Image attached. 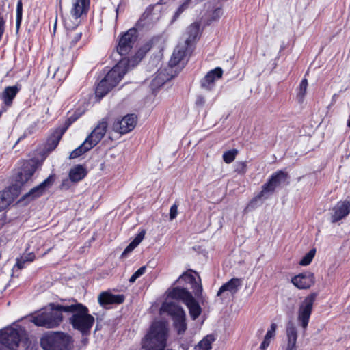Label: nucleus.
Returning a JSON list of instances; mask_svg holds the SVG:
<instances>
[{"instance_id":"1","label":"nucleus","mask_w":350,"mask_h":350,"mask_svg":"<svg viewBox=\"0 0 350 350\" xmlns=\"http://www.w3.org/2000/svg\"><path fill=\"white\" fill-rule=\"evenodd\" d=\"M64 312L72 314L69 319L73 328L83 334H89L94 323V318L89 314L88 308L82 304L75 302L64 308Z\"/></svg>"},{"instance_id":"2","label":"nucleus","mask_w":350,"mask_h":350,"mask_svg":"<svg viewBox=\"0 0 350 350\" xmlns=\"http://www.w3.org/2000/svg\"><path fill=\"white\" fill-rule=\"evenodd\" d=\"M67 305L50 303L40 312L32 317L31 320L36 325L47 329L57 327L63 321L62 312Z\"/></svg>"},{"instance_id":"3","label":"nucleus","mask_w":350,"mask_h":350,"mask_svg":"<svg viewBox=\"0 0 350 350\" xmlns=\"http://www.w3.org/2000/svg\"><path fill=\"white\" fill-rule=\"evenodd\" d=\"M167 324L163 321L154 322L142 341L146 350H163L166 345Z\"/></svg>"},{"instance_id":"4","label":"nucleus","mask_w":350,"mask_h":350,"mask_svg":"<svg viewBox=\"0 0 350 350\" xmlns=\"http://www.w3.org/2000/svg\"><path fill=\"white\" fill-rule=\"evenodd\" d=\"M40 345L44 350H72V337L62 332L46 334L42 337Z\"/></svg>"},{"instance_id":"5","label":"nucleus","mask_w":350,"mask_h":350,"mask_svg":"<svg viewBox=\"0 0 350 350\" xmlns=\"http://www.w3.org/2000/svg\"><path fill=\"white\" fill-rule=\"evenodd\" d=\"M167 313L173 319V323L178 334H184L187 329L185 312L182 307L173 302H164L160 308V314Z\"/></svg>"},{"instance_id":"6","label":"nucleus","mask_w":350,"mask_h":350,"mask_svg":"<svg viewBox=\"0 0 350 350\" xmlns=\"http://www.w3.org/2000/svg\"><path fill=\"white\" fill-rule=\"evenodd\" d=\"M23 330L7 327L0 332V350H14L18 346Z\"/></svg>"},{"instance_id":"7","label":"nucleus","mask_w":350,"mask_h":350,"mask_svg":"<svg viewBox=\"0 0 350 350\" xmlns=\"http://www.w3.org/2000/svg\"><path fill=\"white\" fill-rule=\"evenodd\" d=\"M135 60L122 58L114 66L106 75L105 79L113 88L121 81L124 75L129 70L130 63Z\"/></svg>"},{"instance_id":"8","label":"nucleus","mask_w":350,"mask_h":350,"mask_svg":"<svg viewBox=\"0 0 350 350\" xmlns=\"http://www.w3.org/2000/svg\"><path fill=\"white\" fill-rule=\"evenodd\" d=\"M315 298V294L307 296L299 307L297 320L304 329H306L308 325Z\"/></svg>"},{"instance_id":"9","label":"nucleus","mask_w":350,"mask_h":350,"mask_svg":"<svg viewBox=\"0 0 350 350\" xmlns=\"http://www.w3.org/2000/svg\"><path fill=\"white\" fill-rule=\"evenodd\" d=\"M286 178V174L282 171H278L273 174L267 183L263 185L262 191L254 198V200L264 198L267 199L272 194L275 188L280 185L282 181L284 180Z\"/></svg>"},{"instance_id":"10","label":"nucleus","mask_w":350,"mask_h":350,"mask_svg":"<svg viewBox=\"0 0 350 350\" xmlns=\"http://www.w3.org/2000/svg\"><path fill=\"white\" fill-rule=\"evenodd\" d=\"M137 33L135 28H131L121 36L117 46V51L121 56L126 55L131 51L137 40Z\"/></svg>"},{"instance_id":"11","label":"nucleus","mask_w":350,"mask_h":350,"mask_svg":"<svg viewBox=\"0 0 350 350\" xmlns=\"http://www.w3.org/2000/svg\"><path fill=\"white\" fill-rule=\"evenodd\" d=\"M137 123V117L134 114L125 116L121 120H116L112 125V129L116 133L125 134L131 131Z\"/></svg>"},{"instance_id":"12","label":"nucleus","mask_w":350,"mask_h":350,"mask_svg":"<svg viewBox=\"0 0 350 350\" xmlns=\"http://www.w3.org/2000/svg\"><path fill=\"white\" fill-rule=\"evenodd\" d=\"M37 169L36 163L33 161H29L23 165L21 170L17 173L15 181L17 185H23L31 180V177Z\"/></svg>"},{"instance_id":"13","label":"nucleus","mask_w":350,"mask_h":350,"mask_svg":"<svg viewBox=\"0 0 350 350\" xmlns=\"http://www.w3.org/2000/svg\"><path fill=\"white\" fill-rule=\"evenodd\" d=\"M108 123L106 119L103 118L98 122L97 125L86 137L87 142L93 147L97 145L106 134Z\"/></svg>"},{"instance_id":"14","label":"nucleus","mask_w":350,"mask_h":350,"mask_svg":"<svg viewBox=\"0 0 350 350\" xmlns=\"http://www.w3.org/2000/svg\"><path fill=\"white\" fill-rule=\"evenodd\" d=\"M314 274L310 272L299 273L291 279V282L299 289H308L314 284Z\"/></svg>"},{"instance_id":"15","label":"nucleus","mask_w":350,"mask_h":350,"mask_svg":"<svg viewBox=\"0 0 350 350\" xmlns=\"http://www.w3.org/2000/svg\"><path fill=\"white\" fill-rule=\"evenodd\" d=\"M223 70L220 67H217L209 71L201 80V87L206 90H211L215 86V81L222 77Z\"/></svg>"},{"instance_id":"16","label":"nucleus","mask_w":350,"mask_h":350,"mask_svg":"<svg viewBox=\"0 0 350 350\" xmlns=\"http://www.w3.org/2000/svg\"><path fill=\"white\" fill-rule=\"evenodd\" d=\"M54 182V176L50 175L46 180L41 183L39 185L32 188L28 193L24 195L23 199L32 200L43 194L46 188L52 185Z\"/></svg>"},{"instance_id":"17","label":"nucleus","mask_w":350,"mask_h":350,"mask_svg":"<svg viewBox=\"0 0 350 350\" xmlns=\"http://www.w3.org/2000/svg\"><path fill=\"white\" fill-rule=\"evenodd\" d=\"M82 31L79 30L68 31L66 37L62 41V50L66 52L76 46L77 43L81 40Z\"/></svg>"},{"instance_id":"18","label":"nucleus","mask_w":350,"mask_h":350,"mask_svg":"<svg viewBox=\"0 0 350 350\" xmlns=\"http://www.w3.org/2000/svg\"><path fill=\"white\" fill-rule=\"evenodd\" d=\"M90 5V0H72L70 14L82 18L86 16Z\"/></svg>"},{"instance_id":"19","label":"nucleus","mask_w":350,"mask_h":350,"mask_svg":"<svg viewBox=\"0 0 350 350\" xmlns=\"http://www.w3.org/2000/svg\"><path fill=\"white\" fill-rule=\"evenodd\" d=\"M332 222L335 223L345 217L350 213V202H339L333 208Z\"/></svg>"},{"instance_id":"20","label":"nucleus","mask_w":350,"mask_h":350,"mask_svg":"<svg viewBox=\"0 0 350 350\" xmlns=\"http://www.w3.org/2000/svg\"><path fill=\"white\" fill-rule=\"evenodd\" d=\"M124 300L123 295H113L109 292H102L98 297V303L103 307L109 304H122Z\"/></svg>"},{"instance_id":"21","label":"nucleus","mask_w":350,"mask_h":350,"mask_svg":"<svg viewBox=\"0 0 350 350\" xmlns=\"http://www.w3.org/2000/svg\"><path fill=\"white\" fill-rule=\"evenodd\" d=\"M242 286V280L237 278H234L228 282L224 284L219 289L217 295L221 296L226 292H229L232 295L237 293L239 288Z\"/></svg>"},{"instance_id":"22","label":"nucleus","mask_w":350,"mask_h":350,"mask_svg":"<svg viewBox=\"0 0 350 350\" xmlns=\"http://www.w3.org/2000/svg\"><path fill=\"white\" fill-rule=\"evenodd\" d=\"M184 280L191 284L193 292L198 299L202 297V286L200 283V278H199V282H198L193 275L184 273L179 277V280Z\"/></svg>"},{"instance_id":"23","label":"nucleus","mask_w":350,"mask_h":350,"mask_svg":"<svg viewBox=\"0 0 350 350\" xmlns=\"http://www.w3.org/2000/svg\"><path fill=\"white\" fill-rule=\"evenodd\" d=\"M297 328L294 325L288 324L286 327V343L284 347V350H297Z\"/></svg>"},{"instance_id":"24","label":"nucleus","mask_w":350,"mask_h":350,"mask_svg":"<svg viewBox=\"0 0 350 350\" xmlns=\"http://www.w3.org/2000/svg\"><path fill=\"white\" fill-rule=\"evenodd\" d=\"M167 296L174 299L181 300L185 304L192 295L184 288L174 287L168 290Z\"/></svg>"},{"instance_id":"25","label":"nucleus","mask_w":350,"mask_h":350,"mask_svg":"<svg viewBox=\"0 0 350 350\" xmlns=\"http://www.w3.org/2000/svg\"><path fill=\"white\" fill-rule=\"evenodd\" d=\"M187 46L186 44L178 45L174 49L171 59L169 61V66L174 67L178 65L185 56Z\"/></svg>"},{"instance_id":"26","label":"nucleus","mask_w":350,"mask_h":350,"mask_svg":"<svg viewBox=\"0 0 350 350\" xmlns=\"http://www.w3.org/2000/svg\"><path fill=\"white\" fill-rule=\"evenodd\" d=\"M189 311L191 317L195 320L201 313V308L198 301L192 296L185 304Z\"/></svg>"},{"instance_id":"27","label":"nucleus","mask_w":350,"mask_h":350,"mask_svg":"<svg viewBox=\"0 0 350 350\" xmlns=\"http://www.w3.org/2000/svg\"><path fill=\"white\" fill-rule=\"evenodd\" d=\"M86 175L85 169L80 165L72 167L69 172V178L72 182H78L82 180Z\"/></svg>"},{"instance_id":"28","label":"nucleus","mask_w":350,"mask_h":350,"mask_svg":"<svg viewBox=\"0 0 350 350\" xmlns=\"http://www.w3.org/2000/svg\"><path fill=\"white\" fill-rule=\"evenodd\" d=\"M63 22L68 31L75 30L81 22V17L70 14L63 18Z\"/></svg>"},{"instance_id":"29","label":"nucleus","mask_w":350,"mask_h":350,"mask_svg":"<svg viewBox=\"0 0 350 350\" xmlns=\"http://www.w3.org/2000/svg\"><path fill=\"white\" fill-rule=\"evenodd\" d=\"M113 89L112 87H110V85L107 83L106 79H103L97 85L95 90V94L96 97L99 98L105 96L109 91Z\"/></svg>"},{"instance_id":"30","label":"nucleus","mask_w":350,"mask_h":350,"mask_svg":"<svg viewBox=\"0 0 350 350\" xmlns=\"http://www.w3.org/2000/svg\"><path fill=\"white\" fill-rule=\"evenodd\" d=\"M18 88L16 86L7 87L3 92V99L7 105H10L14 98L16 96Z\"/></svg>"},{"instance_id":"31","label":"nucleus","mask_w":350,"mask_h":350,"mask_svg":"<svg viewBox=\"0 0 350 350\" xmlns=\"http://www.w3.org/2000/svg\"><path fill=\"white\" fill-rule=\"evenodd\" d=\"M92 148L93 146L91 144H89V142H87V140L85 139L82 144H81L79 147H77L73 151L71 152L69 158H77L83 153L89 151Z\"/></svg>"},{"instance_id":"32","label":"nucleus","mask_w":350,"mask_h":350,"mask_svg":"<svg viewBox=\"0 0 350 350\" xmlns=\"http://www.w3.org/2000/svg\"><path fill=\"white\" fill-rule=\"evenodd\" d=\"M188 38L185 40V44L189 46L193 42L199 34V26L196 23L191 25L187 29Z\"/></svg>"},{"instance_id":"33","label":"nucleus","mask_w":350,"mask_h":350,"mask_svg":"<svg viewBox=\"0 0 350 350\" xmlns=\"http://www.w3.org/2000/svg\"><path fill=\"white\" fill-rule=\"evenodd\" d=\"M214 340H215V338L213 335H211V334L207 335L198 343V345L195 347V349L196 350H211V345Z\"/></svg>"},{"instance_id":"34","label":"nucleus","mask_w":350,"mask_h":350,"mask_svg":"<svg viewBox=\"0 0 350 350\" xmlns=\"http://www.w3.org/2000/svg\"><path fill=\"white\" fill-rule=\"evenodd\" d=\"M146 232L141 230L133 239V241L125 248L123 254H126L132 252L144 239Z\"/></svg>"},{"instance_id":"35","label":"nucleus","mask_w":350,"mask_h":350,"mask_svg":"<svg viewBox=\"0 0 350 350\" xmlns=\"http://www.w3.org/2000/svg\"><path fill=\"white\" fill-rule=\"evenodd\" d=\"M12 201L10 191L4 190L0 192V211L5 208Z\"/></svg>"},{"instance_id":"36","label":"nucleus","mask_w":350,"mask_h":350,"mask_svg":"<svg viewBox=\"0 0 350 350\" xmlns=\"http://www.w3.org/2000/svg\"><path fill=\"white\" fill-rule=\"evenodd\" d=\"M170 78L165 75L163 70L159 71L156 77L152 79L151 86L152 88H157L163 85Z\"/></svg>"},{"instance_id":"37","label":"nucleus","mask_w":350,"mask_h":350,"mask_svg":"<svg viewBox=\"0 0 350 350\" xmlns=\"http://www.w3.org/2000/svg\"><path fill=\"white\" fill-rule=\"evenodd\" d=\"M35 259V254L32 252L24 254L16 259V265L20 269L25 267L26 262H31Z\"/></svg>"},{"instance_id":"38","label":"nucleus","mask_w":350,"mask_h":350,"mask_svg":"<svg viewBox=\"0 0 350 350\" xmlns=\"http://www.w3.org/2000/svg\"><path fill=\"white\" fill-rule=\"evenodd\" d=\"M76 120V118H74L72 121L70 120V118L68 119V126L64 129H63L61 132H57L56 133V135L53 136V138L50 139H49V142H51V144H49L50 147L49 148V149L50 150H53L58 144L60 139H61V137L62 135V134L64 133V132L65 131V130L66 129V128L72 122H74L75 120Z\"/></svg>"},{"instance_id":"39","label":"nucleus","mask_w":350,"mask_h":350,"mask_svg":"<svg viewBox=\"0 0 350 350\" xmlns=\"http://www.w3.org/2000/svg\"><path fill=\"white\" fill-rule=\"evenodd\" d=\"M308 81L306 79H303L299 84L298 92L297 94V98L299 103H301L304 100V96L306 93Z\"/></svg>"},{"instance_id":"40","label":"nucleus","mask_w":350,"mask_h":350,"mask_svg":"<svg viewBox=\"0 0 350 350\" xmlns=\"http://www.w3.org/2000/svg\"><path fill=\"white\" fill-rule=\"evenodd\" d=\"M316 253L315 249L310 250L300 260L299 265L306 266L310 264Z\"/></svg>"},{"instance_id":"41","label":"nucleus","mask_w":350,"mask_h":350,"mask_svg":"<svg viewBox=\"0 0 350 350\" xmlns=\"http://www.w3.org/2000/svg\"><path fill=\"white\" fill-rule=\"evenodd\" d=\"M237 154V150L235 149L225 152L223 154V159L226 163H232Z\"/></svg>"},{"instance_id":"42","label":"nucleus","mask_w":350,"mask_h":350,"mask_svg":"<svg viewBox=\"0 0 350 350\" xmlns=\"http://www.w3.org/2000/svg\"><path fill=\"white\" fill-rule=\"evenodd\" d=\"M146 266L141 267L139 269H137L130 278L129 282L131 283H134L137 278L144 275L146 272Z\"/></svg>"},{"instance_id":"43","label":"nucleus","mask_w":350,"mask_h":350,"mask_svg":"<svg viewBox=\"0 0 350 350\" xmlns=\"http://www.w3.org/2000/svg\"><path fill=\"white\" fill-rule=\"evenodd\" d=\"M191 0H186L177 10L174 16L173 20H176L181 13L188 8L189 4L190 3Z\"/></svg>"},{"instance_id":"44","label":"nucleus","mask_w":350,"mask_h":350,"mask_svg":"<svg viewBox=\"0 0 350 350\" xmlns=\"http://www.w3.org/2000/svg\"><path fill=\"white\" fill-rule=\"evenodd\" d=\"M191 0H186L177 10L174 16L173 20H176L181 13L188 8L189 4L190 3Z\"/></svg>"},{"instance_id":"45","label":"nucleus","mask_w":350,"mask_h":350,"mask_svg":"<svg viewBox=\"0 0 350 350\" xmlns=\"http://www.w3.org/2000/svg\"><path fill=\"white\" fill-rule=\"evenodd\" d=\"M247 171L246 162H239L236 164L235 172L240 174H244Z\"/></svg>"},{"instance_id":"46","label":"nucleus","mask_w":350,"mask_h":350,"mask_svg":"<svg viewBox=\"0 0 350 350\" xmlns=\"http://www.w3.org/2000/svg\"><path fill=\"white\" fill-rule=\"evenodd\" d=\"M276 329H277V324L275 323H272L271 324L270 328L267 332L265 336L273 339L275 336Z\"/></svg>"},{"instance_id":"47","label":"nucleus","mask_w":350,"mask_h":350,"mask_svg":"<svg viewBox=\"0 0 350 350\" xmlns=\"http://www.w3.org/2000/svg\"><path fill=\"white\" fill-rule=\"evenodd\" d=\"M177 214H178V206L176 204H173L170 207V219L171 220H173L174 219H175L176 217Z\"/></svg>"},{"instance_id":"48","label":"nucleus","mask_w":350,"mask_h":350,"mask_svg":"<svg viewBox=\"0 0 350 350\" xmlns=\"http://www.w3.org/2000/svg\"><path fill=\"white\" fill-rule=\"evenodd\" d=\"M271 339L272 338H271L267 336H265L264 340L260 345V349L265 350L270 345Z\"/></svg>"},{"instance_id":"49","label":"nucleus","mask_w":350,"mask_h":350,"mask_svg":"<svg viewBox=\"0 0 350 350\" xmlns=\"http://www.w3.org/2000/svg\"><path fill=\"white\" fill-rule=\"evenodd\" d=\"M271 339L272 338H271L267 336H265L264 340L260 345V349L265 350L270 345Z\"/></svg>"},{"instance_id":"50","label":"nucleus","mask_w":350,"mask_h":350,"mask_svg":"<svg viewBox=\"0 0 350 350\" xmlns=\"http://www.w3.org/2000/svg\"><path fill=\"white\" fill-rule=\"evenodd\" d=\"M22 3L18 1L16 6V16L20 20L22 19Z\"/></svg>"},{"instance_id":"51","label":"nucleus","mask_w":350,"mask_h":350,"mask_svg":"<svg viewBox=\"0 0 350 350\" xmlns=\"http://www.w3.org/2000/svg\"><path fill=\"white\" fill-rule=\"evenodd\" d=\"M196 103L198 106H203L205 103V98L202 96H198L196 98Z\"/></svg>"},{"instance_id":"52","label":"nucleus","mask_w":350,"mask_h":350,"mask_svg":"<svg viewBox=\"0 0 350 350\" xmlns=\"http://www.w3.org/2000/svg\"><path fill=\"white\" fill-rule=\"evenodd\" d=\"M21 19H18L17 17H16V27L18 28L19 26H20V24H21Z\"/></svg>"},{"instance_id":"53","label":"nucleus","mask_w":350,"mask_h":350,"mask_svg":"<svg viewBox=\"0 0 350 350\" xmlns=\"http://www.w3.org/2000/svg\"><path fill=\"white\" fill-rule=\"evenodd\" d=\"M119 8H120V5L118 6V8H116V18H118V12H119Z\"/></svg>"},{"instance_id":"54","label":"nucleus","mask_w":350,"mask_h":350,"mask_svg":"<svg viewBox=\"0 0 350 350\" xmlns=\"http://www.w3.org/2000/svg\"><path fill=\"white\" fill-rule=\"evenodd\" d=\"M215 12L217 14H220L221 12V10L220 9H217V10H215Z\"/></svg>"},{"instance_id":"55","label":"nucleus","mask_w":350,"mask_h":350,"mask_svg":"<svg viewBox=\"0 0 350 350\" xmlns=\"http://www.w3.org/2000/svg\"><path fill=\"white\" fill-rule=\"evenodd\" d=\"M347 126H348L349 127H350V120H349V121H348V122H347Z\"/></svg>"}]
</instances>
